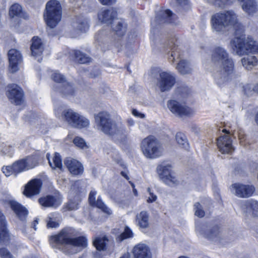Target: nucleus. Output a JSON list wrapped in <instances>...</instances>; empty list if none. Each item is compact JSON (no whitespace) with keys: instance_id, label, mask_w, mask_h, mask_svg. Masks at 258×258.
<instances>
[{"instance_id":"nucleus-1","label":"nucleus","mask_w":258,"mask_h":258,"mask_svg":"<svg viewBox=\"0 0 258 258\" xmlns=\"http://www.w3.org/2000/svg\"><path fill=\"white\" fill-rule=\"evenodd\" d=\"M210 22L212 31L218 34L223 33L226 27L234 28V38L230 41V46L237 55L258 54V44L250 37L245 39L243 27L238 22L233 11L216 13L211 17Z\"/></svg>"},{"instance_id":"nucleus-2","label":"nucleus","mask_w":258,"mask_h":258,"mask_svg":"<svg viewBox=\"0 0 258 258\" xmlns=\"http://www.w3.org/2000/svg\"><path fill=\"white\" fill-rule=\"evenodd\" d=\"M211 60L219 66L214 71L213 76L216 83L220 87L231 80L234 74V63L227 50L220 46L212 51Z\"/></svg>"},{"instance_id":"nucleus-3","label":"nucleus","mask_w":258,"mask_h":258,"mask_svg":"<svg viewBox=\"0 0 258 258\" xmlns=\"http://www.w3.org/2000/svg\"><path fill=\"white\" fill-rule=\"evenodd\" d=\"M75 230L72 228H65L57 235L49 238L50 244L52 247L60 249L67 254H74L87 246V239L85 237L77 238Z\"/></svg>"},{"instance_id":"nucleus-4","label":"nucleus","mask_w":258,"mask_h":258,"mask_svg":"<svg viewBox=\"0 0 258 258\" xmlns=\"http://www.w3.org/2000/svg\"><path fill=\"white\" fill-rule=\"evenodd\" d=\"M96 126L99 131L110 136L113 140H122L126 135V131L121 123H116L106 111L99 112L95 115Z\"/></svg>"},{"instance_id":"nucleus-5","label":"nucleus","mask_w":258,"mask_h":258,"mask_svg":"<svg viewBox=\"0 0 258 258\" xmlns=\"http://www.w3.org/2000/svg\"><path fill=\"white\" fill-rule=\"evenodd\" d=\"M96 126L99 131L110 136L113 140H122L126 135V131L121 123H116L106 111L99 112L95 115Z\"/></svg>"},{"instance_id":"nucleus-6","label":"nucleus","mask_w":258,"mask_h":258,"mask_svg":"<svg viewBox=\"0 0 258 258\" xmlns=\"http://www.w3.org/2000/svg\"><path fill=\"white\" fill-rule=\"evenodd\" d=\"M117 16L116 11L111 9L110 10H102L98 14V20L102 23L111 24L114 20L112 25V29L119 36H123L126 31V25L121 20H115Z\"/></svg>"},{"instance_id":"nucleus-7","label":"nucleus","mask_w":258,"mask_h":258,"mask_svg":"<svg viewBox=\"0 0 258 258\" xmlns=\"http://www.w3.org/2000/svg\"><path fill=\"white\" fill-rule=\"evenodd\" d=\"M141 148L144 155L149 159H155L163 154V149L159 141L150 135L143 140Z\"/></svg>"},{"instance_id":"nucleus-8","label":"nucleus","mask_w":258,"mask_h":258,"mask_svg":"<svg viewBox=\"0 0 258 258\" xmlns=\"http://www.w3.org/2000/svg\"><path fill=\"white\" fill-rule=\"evenodd\" d=\"M44 18L49 27H55L61 18V7L59 2L56 0H50L46 5Z\"/></svg>"},{"instance_id":"nucleus-9","label":"nucleus","mask_w":258,"mask_h":258,"mask_svg":"<svg viewBox=\"0 0 258 258\" xmlns=\"http://www.w3.org/2000/svg\"><path fill=\"white\" fill-rule=\"evenodd\" d=\"M63 117L69 124L75 127H86L89 125V120L87 118L80 115L71 109L63 111Z\"/></svg>"},{"instance_id":"nucleus-10","label":"nucleus","mask_w":258,"mask_h":258,"mask_svg":"<svg viewBox=\"0 0 258 258\" xmlns=\"http://www.w3.org/2000/svg\"><path fill=\"white\" fill-rule=\"evenodd\" d=\"M157 172L160 179L166 184L174 186L178 184V180L169 165L161 164L157 168Z\"/></svg>"},{"instance_id":"nucleus-11","label":"nucleus","mask_w":258,"mask_h":258,"mask_svg":"<svg viewBox=\"0 0 258 258\" xmlns=\"http://www.w3.org/2000/svg\"><path fill=\"white\" fill-rule=\"evenodd\" d=\"M167 105L169 110L179 117L190 116L195 113L192 109L175 100H169Z\"/></svg>"},{"instance_id":"nucleus-12","label":"nucleus","mask_w":258,"mask_h":258,"mask_svg":"<svg viewBox=\"0 0 258 258\" xmlns=\"http://www.w3.org/2000/svg\"><path fill=\"white\" fill-rule=\"evenodd\" d=\"M38 165L37 162H14L12 165L4 166L3 172L6 176L13 173H20L34 168Z\"/></svg>"},{"instance_id":"nucleus-13","label":"nucleus","mask_w":258,"mask_h":258,"mask_svg":"<svg viewBox=\"0 0 258 258\" xmlns=\"http://www.w3.org/2000/svg\"><path fill=\"white\" fill-rule=\"evenodd\" d=\"M255 190L253 185L240 183L232 184L230 187L231 192L236 196L241 198L251 197Z\"/></svg>"},{"instance_id":"nucleus-14","label":"nucleus","mask_w":258,"mask_h":258,"mask_svg":"<svg viewBox=\"0 0 258 258\" xmlns=\"http://www.w3.org/2000/svg\"><path fill=\"white\" fill-rule=\"evenodd\" d=\"M175 77L171 72H162L160 73L158 85L162 92L170 90L175 83Z\"/></svg>"},{"instance_id":"nucleus-15","label":"nucleus","mask_w":258,"mask_h":258,"mask_svg":"<svg viewBox=\"0 0 258 258\" xmlns=\"http://www.w3.org/2000/svg\"><path fill=\"white\" fill-rule=\"evenodd\" d=\"M222 132L225 134L217 139V146L221 153L228 154L233 150L230 132L226 129H223Z\"/></svg>"},{"instance_id":"nucleus-16","label":"nucleus","mask_w":258,"mask_h":258,"mask_svg":"<svg viewBox=\"0 0 258 258\" xmlns=\"http://www.w3.org/2000/svg\"><path fill=\"white\" fill-rule=\"evenodd\" d=\"M7 95L11 102L17 105H21L23 101V92L16 84L8 86Z\"/></svg>"},{"instance_id":"nucleus-17","label":"nucleus","mask_w":258,"mask_h":258,"mask_svg":"<svg viewBox=\"0 0 258 258\" xmlns=\"http://www.w3.org/2000/svg\"><path fill=\"white\" fill-rule=\"evenodd\" d=\"M41 186V179L38 178L32 179L25 185L23 194L28 198L37 195L40 193Z\"/></svg>"},{"instance_id":"nucleus-18","label":"nucleus","mask_w":258,"mask_h":258,"mask_svg":"<svg viewBox=\"0 0 258 258\" xmlns=\"http://www.w3.org/2000/svg\"><path fill=\"white\" fill-rule=\"evenodd\" d=\"M9 60V69L12 73H15L18 70V64L22 60L21 52L17 49H11L8 52Z\"/></svg>"},{"instance_id":"nucleus-19","label":"nucleus","mask_w":258,"mask_h":258,"mask_svg":"<svg viewBox=\"0 0 258 258\" xmlns=\"http://www.w3.org/2000/svg\"><path fill=\"white\" fill-rule=\"evenodd\" d=\"M62 198L59 192H55L53 195L47 196L39 199L40 204L44 207H57L61 202Z\"/></svg>"},{"instance_id":"nucleus-20","label":"nucleus","mask_w":258,"mask_h":258,"mask_svg":"<svg viewBox=\"0 0 258 258\" xmlns=\"http://www.w3.org/2000/svg\"><path fill=\"white\" fill-rule=\"evenodd\" d=\"M97 192L95 190H92L89 196V203L92 206H95L101 210L104 213L107 214V215H111L112 214V211L109 208H108L102 201V200L100 199V197H98L97 201L95 202V197L96 195Z\"/></svg>"},{"instance_id":"nucleus-21","label":"nucleus","mask_w":258,"mask_h":258,"mask_svg":"<svg viewBox=\"0 0 258 258\" xmlns=\"http://www.w3.org/2000/svg\"><path fill=\"white\" fill-rule=\"evenodd\" d=\"M134 258H151L148 246L144 243H139L133 249Z\"/></svg>"},{"instance_id":"nucleus-22","label":"nucleus","mask_w":258,"mask_h":258,"mask_svg":"<svg viewBox=\"0 0 258 258\" xmlns=\"http://www.w3.org/2000/svg\"><path fill=\"white\" fill-rule=\"evenodd\" d=\"M8 204L17 217L21 220H24L28 215V211L26 208L15 201L10 200Z\"/></svg>"},{"instance_id":"nucleus-23","label":"nucleus","mask_w":258,"mask_h":258,"mask_svg":"<svg viewBox=\"0 0 258 258\" xmlns=\"http://www.w3.org/2000/svg\"><path fill=\"white\" fill-rule=\"evenodd\" d=\"M44 47L41 39L37 36H34L32 39L31 51L32 55L39 57L42 53Z\"/></svg>"},{"instance_id":"nucleus-24","label":"nucleus","mask_w":258,"mask_h":258,"mask_svg":"<svg viewBox=\"0 0 258 258\" xmlns=\"http://www.w3.org/2000/svg\"><path fill=\"white\" fill-rule=\"evenodd\" d=\"M136 222L140 228L145 229L149 228L150 225L149 215L146 211H143L136 216Z\"/></svg>"},{"instance_id":"nucleus-25","label":"nucleus","mask_w":258,"mask_h":258,"mask_svg":"<svg viewBox=\"0 0 258 258\" xmlns=\"http://www.w3.org/2000/svg\"><path fill=\"white\" fill-rule=\"evenodd\" d=\"M196 231L199 234L203 235L205 237L212 241H217L220 237V233L217 227H214L211 229L207 230L206 232H204L199 226H197Z\"/></svg>"},{"instance_id":"nucleus-26","label":"nucleus","mask_w":258,"mask_h":258,"mask_svg":"<svg viewBox=\"0 0 258 258\" xmlns=\"http://www.w3.org/2000/svg\"><path fill=\"white\" fill-rule=\"evenodd\" d=\"M241 3L243 10L248 15H252L257 11V4L255 0H238Z\"/></svg>"},{"instance_id":"nucleus-27","label":"nucleus","mask_w":258,"mask_h":258,"mask_svg":"<svg viewBox=\"0 0 258 258\" xmlns=\"http://www.w3.org/2000/svg\"><path fill=\"white\" fill-rule=\"evenodd\" d=\"M10 234L6 227V222L5 216L0 213V241L9 239Z\"/></svg>"},{"instance_id":"nucleus-28","label":"nucleus","mask_w":258,"mask_h":258,"mask_svg":"<svg viewBox=\"0 0 258 258\" xmlns=\"http://www.w3.org/2000/svg\"><path fill=\"white\" fill-rule=\"evenodd\" d=\"M243 66L247 70H251L257 64L258 60L254 56L247 55L241 60Z\"/></svg>"},{"instance_id":"nucleus-29","label":"nucleus","mask_w":258,"mask_h":258,"mask_svg":"<svg viewBox=\"0 0 258 258\" xmlns=\"http://www.w3.org/2000/svg\"><path fill=\"white\" fill-rule=\"evenodd\" d=\"M47 226L48 228H57L60 222V216L58 213L50 214L47 218Z\"/></svg>"},{"instance_id":"nucleus-30","label":"nucleus","mask_w":258,"mask_h":258,"mask_svg":"<svg viewBox=\"0 0 258 258\" xmlns=\"http://www.w3.org/2000/svg\"><path fill=\"white\" fill-rule=\"evenodd\" d=\"M66 166L70 173L79 175L83 173L84 168L81 162H66Z\"/></svg>"},{"instance_id":"nucleus-31","label":"nucleus","mask_w":258,"mask_h":258,"mask_svg":"<svg viewBox=\"0 0 258 258\" xmlns=\"http://www.w3.org/2000/svg\"><path fill=\"white\" fill-rule=\"evenodd\" d=\"M55 91H59L67 97L72 96L75 94V90L72 86L68 83L63 86L59 85V86L56 87L55 88Z\"/></svg>"},{"instance_id":"nucleus-32","label":"nucleus","mask_w":258,"mask_h":258,"mask_svg":"<svg viewBox=\"0 0 258 258\" xmlns=\"http://www.w3.org/2000/svg\"><path fill=\"white\" fill-rule=\"evenodd\" d=\"M73 26L81 32H86L89 29V27L88 20L83 17L77 18L76 21L74 22Z\"/></svg>"},{"instance_id":"nucleus-33","label":"nucleus","mask_w":258,"mask_h":258,"mask_svg":"<svg viewBox=\"0 0 258 258\" xmlns=\"http://www.w3.org/2000/svg\"><path fill=\"white\" fill-rule=\"evenodd\" d=\"M245 206L247 212L254 217H258V202L250 200L246 201Z\"/></svg>"},{"instance_id":"nucleus-34","label":"nucleus","mask_w":258,"mask_h":258,"mask_svg":"<svg viewBox=\"0 0 258 258\" xmlns=\"http://www.w3.org/2000/svg\"><path fill=\"white\" fill-rule=\"evenodd\" d=\"M176 69L179 73L182 75L188 74L192 72L190 64L185 60H182L179 61L177 65Z\"/></svg>"},{"instance_id":"nucleus-35","label":"nucleus","mask_w":258,"mask_h":258,"mask_svg":"<svg viewBox=\"0 0 258 258\" xmlns=\"http://www.w3.org/2000/svg\"><path fill=\"white\" fill-rule=\"evenodd\" d=\"M173 16V14L171 11L166 10L165 11L161 12V14L156 17V19L161 23H172L173 22L171 20V19Z\"/></svg>"},{"instance_id":"nucleus-36","label":"nucleus","mask_w":258,"mask_h":258,"mask_svg":"<svg viewBox=\"0 0 258 258\" xmlns=\"http://www.w3.org/2000/svg\"><path fill=\"white\" fill-rule=\"evenodd\" d=\"M9 15L12 18L18 17L26 18L25 15L22 12L21 6L17 4H14L11 7L9 11Z\"/></svg>"},{"instance_id":"nucleus-37","label":"nucleus","mask_w":258,"mask_h":258,"mask_svg":"<svg viewBox=\"0 0 258 258\" xmlns=\"http://www.w3.org/2000/svg\"><path fill=\"white\" fill-rule=\"evenodd\" d=\"M175 139L177 144L182 148L187 149L189 147V144L185 135L181 132H178L176 134Z\"/></svg>"},{"instance_id":"nucleus-38","label":"nucleus","mask_w":258,"mask_h":258,"mask_svg":"<svg viewBox=\"0 0 258 258\" xmlns=\"http://www.w3.org/2000/svg\"><path fill=\"white\" fill-rule=\"evenodd\" d=\"M75 61L80 63H86L90 61V58L79 50L74 51Z\"/></svg>"},{"instance_id":"nucleus-39","label":"nucleus","mask_w":258,"mask_h":258,"mask_svg":"<svg viewBox=\"0 0 258 258\" xmlns=\"http://www.w3.org/2000/svg\"><path fill=\"white\" fill-rule=\"evenodd\" d=\"M107 239L104 236L96 237L93 241V245L98 250H103L106 246Z\"/></svg>"},{"instance_id":"nucleus-40","label":"nucleus","mask_w":258,"mask_h":258,"mask_svg":"<svg viewBox=\"0 0 258 258\" xmlns=\"http://www.w3.org/2000/svg\"><path fill=\"white\" fill-rule=\"evenodd\" d=\"M243 91L247 96L252 95L253 92L258 93V84L254 86L249 84H246L243 86Z\"/></svg>"},{"instance_id":"nucleus-41","label":"nucleus","mask_w":258,"mask_h":258,"mask_svg":"<svg viewBox=\"0 0 258 258\" xmlns=\"http://www.w3.org/2000/svg\"><path fill=\"white\" fill-rule=\"evenodd\" d=\"M133 233L131 229L127 226H125L124 231L117 237L118 241L132 238L133 237Z\"/></svg>"},{"instance_id":"nucleus-42","label":"nucleus","mask_w":258,"mask_h":258,"mask_svg":"<svg viewBox=\"0 0 258 258\" xmlns=\"http://www.w3.org/2000/svg\"><path fill=\"white\" fill-rule=\"evenodd\" d=\"M71 195L70 196V201L67 205V208L69 210H76L78 209L80 198L78 196L75 198V200L71 199Z\"/></svg>"},{"instance_id":"nucleus-43","label":"nucleus","mask_w":258,"mask_h":258,"mask_svg":"<svg viewBox=\"0 0 258 258\" xmlns=\"http://www.w3.org/2000/svg\"><path fill=\"white\" fill-rule=\"evenodd\" d=\"M74 144L80 149H88L89 146L87 145L85 141L82 138L76 137L73 140Z\"/></svg>"},{"instance_id":"nucleus-44","label":"nucleus","mask_w":258,"mask_h":258,"mask_svg":"<svg viewBox=\"0 0 258 258\" xmlns=\"http://www.w3.org/2000/svg\"><path fill=\"white\" fill-rule=\"evenodd\" d=\"M177 40L175 39L172 38L169 41L168 44L169 48L172 50L171 56L173 57V59L177 55V53L178 52L177 51V45L175 44V42Z\"/></svg>"},{"instance_id":"nucleus-45","label":"nucleus","mask_w":258,"mask_h":258,"mask_svg":"<svg viewBox=\"0 0 258 258\" xmlns=\"http://www.w3.org/2000/svg\"><path fill=\"white\" fill-rule=\"evenodd\" d=\"M209 2L213 3L216 6L220 7H223L226 5H230L233 2L234 0H207Z\"/></svg>"},{"instance_id":"nucleus-46","label":"nucleus","mask_w":258,"mask_h":258,"mask_svg":"<svg viewBox=\"0 0 258 258\" xmlns=\"http://www.w3.org/2000/svg\"><path fill=\"white\" fill-rule=\"evenodd\" d=\"M194 210L196 216L200 218L203 217L205 216V212L199 203H196L195 204Z\"/></svg>"},{"instance_id":"nucleus-47","label":"nucleus","mask_w":258,"mask_h":258,"mask_svg":"<svg viewBox=\"0 0 258 258\" xmlns=\"http://www.w3.org/2000/svg\"><path fill=\"white\" fill-rule=\"evenodd\" d=\"M52 78L53 80L59 84L63 83L65 81V78L64 76L57 72L54 73L52 75Z\"/></svg>"},{"instance_id":"nucleus-48","label":"nucleus","mask_w":258,"mask_h":258,"mask_svg":"<svg viewBox=\"0 0 258 258\" xmlns=\"http://www.w3.org/2000/svg\"><path fill=\"white\" fill-rule=\"evenodd\" d=\"M48 163L53 170H56L57 172L63 170L61 162H48Z\"/></svg>"},{"instance_id":"nucleus-49","label":"nucleus","mask_w":258,"mask_h":258,"mask_svg":"<svg viewBox=\"0 0 258 258\" xmlns=\"http://www.w3.org/2000/svg\"><path fill=\"white\" fill-rule=\"evenodd\" d=\"M147 191L149 194V196L147 200V202L149 203H151L155 202L157 200V196L151 192V188L150 187L148 188Z\"/></svg>"},{"instance_id":"nucleus-50","label":"nucleus","mask_w":258,"mask_h":258,"mask_svg":"<svg viewBox=\"0 0 258 258\" xmlns=\"http://www.w3.org/2000/svg\"><path fill=\"white\" fill-rule=\"evenodd\" d=\"M39 159H40L38 157L37 154L36 153L34 155H32L31 156H28V157H26L25 158L22 159V160H18L17 161H23V162L31 161L33 160H38Z\"/></svg>"},{"instance_id":"nucleus-51","label":"nucleus","mask_w":258,"mask_h":258,"mask_svg":"<svg viewBox=\"0 0 258 258\" xmlns=\"http://www.w3.org/2000/svg\"><path fill=\"white\" fill-rule=\"evenodd\" d=\"M132 113L134 116L141 118H143L145 116V114L139 112L137 110L135 109H133Z\"/></svg>"},{"instance_id":"nucleus-52","label":"nucleus","mask_w":258,"mask_h":258,"mask_svg":"<svg viewBox=\"0 0 258 258\" xmlns=\"http://www.w3.org/2000/svg\"><path fill=\"white\" fill-rule=\"evenodd\" d=\"M100 3L104 5H109L114 4L116 0H99Z\"/></svg>"},{"instance_id":"nucleus-53","label":"nucleus","mask_w":258,"mask_h":258,"mask_svg":"<svg viewBox=\"0 0 258 258\" xmlns=\"http://www.w3.org/2000/svg\"><path fill=\"white\" fill-rule=\"evenodd\" d=\"M53 161H61V157L58 153H55L53 158Z\"/></svg>"},{"instance_id":"nucleus-54","label":"nucleus","mask_w":258,"mask_h":258,"mask_svg":"<svg viewBox=\"0 0 258 258\" xmlns=\"http://www.w3.org/2000/svg\"><path fill=\"white\" fill-rule=\"evenodd\" d=\"M103 32L102 31H99L95 36V39L96 41H99L100 37L101 38Z\"/></svg>"},{"instance_id":"nucleus-55","label":"nucleus","mask_w":258,"mask_h":258,"mask_svg":"<svg viewBox=\"0 0 258 258\" xmlns=\"http://www.w3.org/2000/svg\"><path fill=\"white\" fill-rule=\"evenodd\" d=\"M38 222L37 220H35L32 224V227L35 230H36V225L38 224Z\"/></svg>"},{"instance_id":"nucleus-56","label":"nucleus","mask_w":258,"mask_h":258,"mask_svg":"<svg viewBox=\"0 0 258 258\" xmlns=\"http://www.w3.org/2000/svg\"><path fill=\"white\" fill-rule=\"evenodd\" d=\"M127 123L130 126H132L134 124V121L133 119L130 118L127 120Z\"/></svg>"},{"instance_id":"nucleus-57","label":"nucleus","mask_w":258,"mask_h":258,"mask_svg":"<svg viewBox=\"0 0 258 258\" xmlns=\"http://www.w3.org/2000/svg\"><path fill=\"white\" fill-rule=\"evenodd\" d=\"M121 174L122 176L124 177L126 179H129L128 176H127V172H125V171H122L121 172Z\"/></svg>"},{"instance_id":"nucleus-58","label":"nucleus","mask_w":258,"mask_h":258,"mask_svg":"<svg viewBox=\"0 0 258 258\" xmlns=\"http://www.w3.org/2000/svg\"><path fill=\"white\" fill-rule=\"evenodd\" d=\"M9 148L10 149V151H7V150H6L5 149H3V152L6 154H8L9 152H11V151L13 148H12V147H9Z\"/></svg>"},{"instance_id":"nucleus-59","label":"nucleus","mask_w":258,"mask_h":258,"mask_svg":"<svg viewBox=\"0 0 258 258\" xmlns=\"http://www.w3.org/2000/svg\"><path fill=\"white\" fill-rule=\"evenodd\" d=\"M129 257H130L129 253H125L124 255H123L120 258H129Z\"/></svg>"},{"instance_id":"nucleus-60","label":"nucleus","mask_w":258,"mask_h":258,"mask_svg":"<svg viewBox=\"0 0 258 258\" xmlns=\"http://www.w3.org/2000/svg\"><path fill=\"white\" fill-rule=\"evenodd\" d=\"M255 120L256 124L258 125V113L255 115Z\"/></svg>"},{"instance_id":"nucleus-61","label":"nucleus","mask_w":258,"mask_h":258,"mask_svg":"<svg viewBox=\"0 0 258 258\" xmlns=\"http://www.w3.org/2000/svg\"><path fill=\"white\" fill-rule=\"evenodd\" d=\"M133 192H134V194L136 196H138V192H137V190L136 189H135L134 188L133 189Z\"/></svg>"},{"instance_id":"nucleus-62","label":"nucleus","mask_w":258,"mask_h":258,"mask_svg":"<svg viewBox=\"0 0 258 258\" xmlns=\"http://www.w3.org/2000/svg\"><path fill=\"white\" fill-rule=\"evenodd\" d=\"M46 158H47V159L48 160V161H50V154L49 153L47 154Z\"/></svg>"},{"instance_id":"nucleus-63","label":"nucleus","mask_w":258,"mask_h":258,"mask_svg":"<svg viewBox=\"0 0 258 258\" xmlns=\"http://www.w3.org/2000/svg\"><path fill=\"white\" fill-rule=\"evenodd\" d=\"M42 59V57H40L38 58V61L39 62H41V60Z\"/></svg>"},{"instance_id":"nucleus-64","label":"nucleus","mask_w":258,"mask_h":258,"mask_svg":"<svg viewBox=\"0 0 258 258\" xmlns=\"http://www.w3.org/2000/svg\"><path fill=\"white\" fill-rule=\"evenodd\" d=\"M132 185L133 187H134V185L133 183L132 184Z\"/></svg>"}]
</instances>
